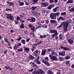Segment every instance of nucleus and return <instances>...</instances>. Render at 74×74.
<instances>
[{
	"instance_id": "obj_43",
	"label": "nucleus",
	"mask_w": 74,
	"mask_h": 74,
	"mask_svg": "<svg viewBox=\"0 0 74 74\" xmlns=\"http://www.w3.org/2000/svg\"><path fill=\"white\" fill-rule=\"evenodd\" d=\"M10 66H5V69H6L7 70H9V69H10Z\"/></svg>"
},
{
	"instance_id": "obj_7",
	"label": "nucleus",
	"mask_w": 74,
	"mask_h": 74,
	"mask_svg": "<svg viewBox=\"0 0 74 74\" xmlns=\"http://www.w3.org/2000/svg\"><path fill=\"white\" fill-rule=\"evenodd\" d=\"M68 42L69 44H71V45H72L73 44V42H74V41H73V40L72 39H69L68 40Z\"/></svg>"
},
{
	"instance_id": "obj_34",
	"label": "nucleus",
	"mask_w": 74,
	"mask_h": 74,
	"mask_svg": "<svg viewBox=\"0 0 74 74\" xmlns=\"http://www.w3.org/2000/svg\"><path fill=\"white\" fill-rule=\"evenodd\" d=\"M61 15L62 16V15H66V13L65 12H63L61 13Z\"/></svg>"
},
{
	"instance_id": "obj_4",
	"label": "nucleus",
	"mask_w": 74,
	"mask_h": 74,
	"mask_svg": "<svg viewBox=\"0 0 74 74\" xmlns=\"http://www.w3.org/2000/svg\"><path fill=\"white\" fill-rule=\"evenodd\" d=\"M50 16L51 19H55L56 18V17L55 16V13H52L50 15Z\"/></svg>"
},
{
	"instance_id": "obj_36",
	"label": "nucleus",
	"mask_w": 74,
	"mask_h": 74,
	"mask_svg": "<svg viewBox=\"0 0 74 74\" xmlns=\"http://www.w3.org/2000/svg\"><path fill=\"white\" fill-rule=\"evenodd\" d=\"M23 48H21L20 49H17V51L18 52H22V51H23Z\"/></svg>"
},
{
	"instance_id": "obj_10",
	"label": "nucleus",
	"mask_w": 74,
	"mask_h": 74,
	"mask_svg": "<svg viewBox=\"0 0 74 74\" xmlns=\"http://www.w3.org/2000/svg\"><path fill=\"white\" fill-rule=\"evenodd\" d=\"M51 60H52L53 61H54V60L55 61H57V60H58V59L57 57H56V56H54L53 57Z\"/></svg>"
},
{
	"instance_id": "obj_14",
	"label": "nucleus",
	"mask_w": 74,
	"mask_h": 74,
	"mask_svg": "<svg viewBox=\"0 0 74 74\" xmlns=\"http://www.w3.org/2000/svg\"><path fill=\"white\" fill-rule=\"evenodd\" d=\"M61 19L62 21H64V18L62 16H60L57 18L58 21H59Z\"/></svg>"
},
{
	"instance_id": "obj_8",
	"label": "nucleus",
	"mask_w": 74,
	"mask_h": 74,
	"mask_svg": "<svg viewBox=\"0 0 74 74\" xmlns=\"http://www.w3.org/2000/svg\"><path fill=\"white\" fill-rule=\"evenodd\" d=\"M59 55L60 56L61 55V56H64V55H65V51H63L62 52H59Z\"/></svg>"
},
{
	"instance_id": "obj_40",
	"label": "nucleus",
	"mask_w": 74,
	"mask_h": 74,
	"mask_svg": "<svg viewBox=\"0 0 74 74\" xmlns=\"http://www.w3.org/2000/svg\"><path fill=\"white\" fill-rule=\"evenodd\" d=\"M34 45L33 46L32 48V52H33V51H34V50L35 49H36V47H34Z\"/></svg>"
},
{
	"instance_id": "obj_55",
	"label": "nucleus",
	"mask_w": 74,
	"mask_h": 74,
	"mask_svg": "<svg viewBox=\"0 0 74 74\" xmlns=\"http://www.w3.org/2000/svg\"><path fill=\"white\" fill-rule=\"evenodd\" d=\"M20 19H21V18H20L19 17L17 16L16 18L17 20H18V21H19V20H20Z\"/></svg>"
},
{
	"instance_id": "obj_1",
	"label": "nucleus",
	"mask_w": 74,
	"mask_h": 74,
	"mask_svg": "<svg viewBox=\"0 0 74 74\" xmlns=\"http://www.w3.org/2000/svg\"><path fill=\"white\" fill-rule=\"evenodd\" d=\"M71 21L70 20H69L67 21V23H65L63 24V27L64 28V31L66 32V31H67V26H68L69 24L71 23Z\"/></svg>"
},
{
	"instance_id": "obj_25",
	"label": "nucleus",
	"mask_w": 74,
	"mask_h": 74,
	"mask_svg": "<svg viewBox=\"0 0 74 74\" xmlns=\"http://www.w3.org/2000/svg\"><path fill=\"white\" fill-rule=\"evenodd\" d=\"M74 2L72 0H69L66 2V3L67 4H69V3H73Z\"/></svg>"
},
{
	"instance_id": "obj_44",
	"label": "nucleus",
	"mask_w": 74,
	"mask_h": 74,
	"mask_svg": "<svg viewBox=\"0 0 74 74\" xmlns=\"http://www.w3.org/2000/svg\"><path fill=\"white\" fill-rule=\"evenodd\" d=\"M4 41H5V42H8V39L7 38H4Z\"/></svg>"
},
{
	"instance_id": "obj_20",
	"label": "nucleus",
	"mask_w": 74,
	"mask_h": 74,
	"mask_svg": "<svg viewBox=\"0 0 74 74\" xmlns=\"http://www.w3.org/2000/svg\"><path fill=\"white\" fill-rule=\"evenodd\" d=\"M38 53V51L36 50L34 52V55H35V56L37 57L38 56V55L37 54V53Z\"/></svg>"
},
{
	"instance_id": "obj_19",
	"label": "nucleus",
	"mask_w": 74,
	"mask_h": 74,
	"mask_svg": "<svg viewBox=\"0 0 74 74\" xmlns=\"http://www.w3.org/2000/svg\"><path fill=\"white\" fill-rule=\"evenodd\" d=\"M45 64L47 66H48V67H49V66H51V64L49 63V62H47V61L46 62H44Z\"/></svg>"
},
{
	"instance_id": "obj_50",
	"label": "nucleus",
	"mask_w": 74,
	"mask_h": 74,
	"mask_svg": "<svg viewBox=\"0 0 74 74\" xmlns=\"http://www.w3.org/2000/svg\"><path fill=\"white\" fill-rule=\"evenodd\" d=\"M20 21L22 23H25V21L24 20H20Z\"/></svg>"
},
{
	"instance_id": "obj_58",
	"label": "nucleus",
	"mask_w": 74,
	"mask_h": 74,
	"mask_svg": "<svg viewBox=\"0 0 74 74\" xmlns=\"http://www.w3.org/2000/svg\"><path fill=\"white\" fill-rule=\"evenodd\" d=\"M29 40H30V38H27L26 40V42H29Z\"/></svg>"
},
{
	"instance_id": "obj_53",
	"label": "nucleus",
	"mask_w": 74,
	"mask_h": 74,
	"mask_svg": "<svg viewBox=\"0 0 74 74\" xmlns=\"http://www.w3.org/2000/svg\"><path fill=\"white\" fill-rule=\"evenodd\" d=\"M21 44L20 43H18L17 44V46L18 47H19V46H21Z\"/></svg>"
},
{
	"instance_id": "obj_13",
	"label": "nucleus",
	"mask_w": 74,
	"mask_h": 74,
	"mask_svg": "<svg viewBox=\"0 0 74 74\" xmlns=\"http://www.w3.org/2000/svg\"><path fill=\"white\" fill-rule=\"evenodd\" d=\"M46 52H47V51L45 49L42 50V53L41 54V55H45Z\"/></svg>"
},
{
	"instance_id": "obj_46",
	"label": "nucleus",
	"mask_w": 74,
	"mask_h": 74,
	"mask_svg": "<svg viewBox=\"0 0 74 74\" xmlns=\"http://www.w3.org/2000/svg\"><path fill=\"white\" fill-rule=\"evenodd\" d=\"M40 39H36L35 40L36 42H37L38 43V42H39V41H40Z\"/></svg>"
},
{
	"instance_id": "obj_30",
	"label": "nucleus",
	"mask_w": 74,
	"mask_h": 74,
	"mask_svg": "<svg viewBox=\"0 0 74 74\" xmlns=\"http://www.w3.org/2000/svg\"><path fill=\"white\" fill-rule=\"evenodd\" d=\"M18 48V47L17 46V45H15L14 46V49L15 50V51H16V49Z\"/></svg>"
},
{
	"instance_id": "obj_61",
	"label": "nucleus",
	"mask_w": 74,
	"mask_h": 74,
	"mask_svg": "<svg viewBox=\"0 0 74 74\" xmlns=\"http://www.w3.org/2000/svg\"><path fill=\"white\" fill-rule=\"evenodd\" d=\"M56 22H57L55 20H53V23H56Z\"/></svg>"
},
{
	"instance_id": "obj_33",
	"label": "nucleus",
	"mask_w": 74,
	"mask_h": 74,
	"mask_svg": "<svg viewBox=\"0 0 74 74\" xmlns=\"http://www.w3.org/2000/svg\"><path fill=\"white\" fill-rule=\"evenodd\" d=\"M36 8H37V7H36L33 6L31 8L32 10H35V9H36Z\"/></svg>"
},
{
	"instance_id": "obj_6",
	"label": "nucleus",
	"mask_w": 74,
	"mask_h": 74,
	"mask_svg": "<svg viewBox=\"0 0 74 74\" xmlns=\"http://www.w3.org/2000/svg\"><path fill=\"white\" fill-rule=\"evenodd\" d=\"M23 48L24 49V51H25L26 52H27V53L28 52H29V51H30V49H29V48L26 47L25 46H24L23 47Z\"/></svg>"
},
{
	"instance_id": "obj_3",
	"label": "nucleus",
	"mask_w": 74,
	"mask_h": 74,
	"mask_svg": "<svg viewBox=\"0 0 74 74\" xmlns=\"http://www.w3.org/2000/svg\"><path fill=\"white\" fill-rule=\"evenodd\" d=\"M6 15L7 16V19H10V20H11L12 21H13L14 20V17L13 16L11 15V14H6Z\"/></svg>"
},
{
	"instance_id": "obj_18",
	"label": "nucleus",
	"mask_w": 74,
	"mask_h": 74,
	"mask_svg": "<svg viewBox=\"0 0 74 74\" xmlns=\"http://www.w3.org/2000/svg\"><path fill=\"white\" fill-rule=\"evenodd\" d=\"M61 48H62V49H64V50H66L67 51H69V49L67 47L61 46Z\"/></svg>"
},
{
	"instance_id": "obj_11",
	"label": "nucleus",
	"mask_w": 74,
	"mask_h": 74,
	"mask_svg": "<svg viewBox=\"0 0 74 74\" xmlns=\"http://www.w3.org/2000/svg\"><path fill=\"white\" fill-rule=\"evenodd\" d=\"M49 60V59H48V57H46L45 58V60H43L42 62L44 63L45 62H48Z\"/></svg>"
},
{
	"instance_id": "obj_45",
	"label": "nucleus",
	"mask_w": 74,
	"mask_h": 74,
	"mask_svg": "<svg viewBox=\"0 0 74 74\" xmlns=\"http://www.w3.org/2000/svg\"><path fill=\"white\" fill-rule=\"evenodd\" d=\"M53 55L50 54L49 56V57L51 59H52V58H53Z\"/></svg>"
},
{
	"instance_id": "obj_22",
	"label": "nucleus",
	"mask_w": 74,
	"mask_h": 74,
	"mask_svg": "<svg viewBox=\"0 0 74 74\" xmlns=\"http://www.w3.org/2000/svg\"><path fill=\"white\" fill-rule=\"evenodd\" d=\"M6 11H7V13L8 14L9 12V11H12V10L9 8H6Z\"/></svg>"
},
{
	"instance_id": "obj_29",
	"label": "nucleus",
	"mask_w": 74,
	"mask_h": 74,
	"mask_svg": "<svg viewBox=\"0 0 74 74\" xmlns=\"http://www.w3.org/2000/svg\"><path fill=\"white\" fill-rule=\"evenodd\" d=\"M69 12H74V7L71 8V9H70L69 10Z\"/></svg>"
},
{
	"instance_id": "obj_2",
	"label": "nucleus",
	"mask_w": 74,
	"mask_h": 74,
	"mask_svg": "<svg viewBox=\"0 0 74 74\" xmlns=\"http://www.w3.org/2000/svg\"><path fill=\"white\" fill-rule=\"evenodd\" d=\"M33 74H45V72L42 71V69H40L37 72L36 71H34L33 73Z\"/></svg>"
},
{
	"instance_id": "obj_63",
	"label": "nucleus",
	"mask_w": 74,
	"mask_h": 74,
	"mask_svg": "<svg viewBox=\"0 0 74 74\" xmlns=\"http://www.w3.org/2000/svg\"><path fill=\"white\" fill-rule=\"evenodd\" d=\"M58 36H56L55 37V38L56 39V40H58Z\"/></svg>"
},
{
	"instance_id": "obj_39",
	"label": "nucleus",
	"mask_w": 74,
	"mask_h": 74,
	"mask_svg": "<svg viewBox=\"0 0 74 74\" xmlns=\"http://www.w3.org/2000/svg\"><path fill=\"white\" fill-rule=\"evenodd\" d=\"M21 42L23 44H25V40L23 39L21 40Z\"/></svg>"
},
{
	"instance_id": "obj_42",
	"label": "nucleus",
	"mask_w": 74,
	"mask_h": 74,
	"mask_svg": "<svg viewBox=\"0 0 74 74\" xmlns=\"http://www.w3.org/2000/svg\"><path fill=\"white\" fill-rule=\"evenodd\" d=\"M42 41L41 40H40L39 41L38 43V45H40V44H42Z\"/></svg>"
},
{
	"instance_id": "obj_56",
	"label": "nucleus",
	"mask_w": 74,
	"mask_h": 74,
	"mask_svg": "<svg viewBox=\"0 0 74 74\" xmlns=\"http://www.w3.org/2000/svg\"><path fill=\"white\" fill-rule=\"evenodd\" d=\"M32 26L33 25H32V24H29L28 25V26L30 28V27H32Z\"/></svg>"
},
{
	"instance_id": "obj_5",
	"label": "nucleus",
	"mask_w": 74,
	"mask_h": 74,
	"mask_svg": "<svg viewBox=\"0 0 74 74\" xmlns=\"http://www.w3.org/2000/svg\"><path fill=\"white\" fill-rule=\"evenodd\" d=\"M48 3L47 2H46L45 3H41V5L42 7H47V5H48Z\"/></svg>"
},
{
	"instance_id": "obj_31",
	"label": "nucleus",
	"mask_w": 74,
	"mask_h": 74,
	"mask_svg": "<svg viewBox=\"0 0 74 74\" xmlns=\"http://www.w3.org/2000/svg\"><path fill=\"white\" fill-rule=\"evenodd\" d=\"M31 30L32 31L34 32V30H35V27H34V26H33L31 28Z\"/></svg>"
},
{
	"instance_id": "obj_17",
	"label": "nucleus",
	"mask_w": 74,
	"mask_h": 74,
	"mask_svg": "<svg viewBox=\"0 0 74 74\" xmlns=\"http://www.w3.org/2000/svg\"><path fill=\"white\" fill-rule=\"evenodd\" d=\"M58 33L57 32L55 33V34L51 35L52 37V38H54L56 36L58 35Z\"/></svg>"
},
{
	"instance_id": "obj_57",
	"label": "nucleus",
	"mask_w": 74,
	"mask_h": 74,
	"mask_svg": "<svg viewBox=\"0 0 74 74\" xmlns=\"http://www.w3.org/2000/svg\"><path fill=\"white\" fill-rule=\"evenodd\" d=\"M47 50L48 51H52V48H51L49 49H47Z\"/></svg>"
},
{
	"instance_id": "obj_16",
	"label": "nucleus",
	"mask_w": 74,
	"mask_h": 74,
	"mask_svg": "<svg viewBox=\"0 0 74 74\" xmlns=\"http://www.w3.org/2000/svg\"><path fill=\"white\" fill-rule=\"evenodd\" d=\"M58 8H59L58 6H57L55 8H54L53 10V12H56V11H57V9H58Z\"/></svg>"
},
{
	"instance_id": "obj_28",
	"label": "nucleus",
	"mask_w": 74,
	"mask_h": 74,
	"mask_svg": "<svg viewBox=\"0 0 74 74\" xmlns=\"http://www.w3.org/2000/svg\"><path fill=\"white\" fill-rule=\"evenodd\" d=\"M20 28H22V29H23L25 27V25H24V23H22L21 26L20 27Z\"/></svg>"
},
{
	"instance_id": "obj_49",
	"label": "nucleus",
	"mask_w": 74,
	"mask_h": 74,
	"mask_svg": "<svg viewBox=\"0 0 74 74\" xmlns=\"http://www.w3.org/2000/svg\"><path fill=\"white\" fill-rule=\"evenodd\" d=\"M20 16L21 18H23L24 16V14H22L20 15Z\"/></svg>"
},
{
	"instance_id": "obj_59",
	"label": "nucleus",
	"mask_w": 74,
	"mask_h": 74,
	"mask_svg": "<svg viewBox=\"0 0 74 74\" xmlns=\"http://www.w3.org/2000/svg\"><path fill=\"white\" fill-rule=\"evenodd\" d=\"M14 3L13 2H10V6H11L12 5H14Z\"/></svg>"
},
{
	"instance_id": "obj_60",
	"label": "nucleus",
	"mask_w": 74,
	"mask_h": 74,
	"mask_svg": "<svg viewBox=\"0 0 74 74\" xmlns=\"http://www.w3.org/2000/svg\"><path fill=\"white\" fill-rule=\"evenodd\" d=\"M48 9H49V10H51V8H52L51 7L50 5L48 7Z\"/></svg>"
},
{
	"instance_id": "obj_27",
	"label": "nucleus",
	"mask_w": 74,
	"mask_h": 74,
	"mask_svg": "<svg viewBox=\"0 0 74 74\" xmlns=\"http://www.w3.org/2000/svg\"><path fill=\"white\" fill-rule=\"evenodd\" d=\"M33 4H36L38 2V0H32Z\"/></svg>"
},
{
	"instance_id": "obj_15",
	"label": "nucleus",
	"mask_w": 74,
	"mask_h": 74,
	"mask_svg": "<svg viewBox=\"0 0 74 74\" xmlns=\"http://www.w3.org/2000/svg\"><path fill=\"white\" fill-rule=\"evenodd\" d=\"M31 19V21H30V22H33L36 21V18H35L32 17Z\"/></svg>"
},
{
	"instance_id": "obj_62",
	"label": "nucleus",
	"mask_w": 74,
	"mask_h": 74,
	"mask_svg": "<svg viewBox=\"0 0 74 74\" xmlns=\"http://www.w3.org/2000/svg\"><path fill=\"white\" fill-rule=\"evenodd\" d=\"M29 71H30V72H32L33 71V69H30L29 70Z\"/></svg>"
},
{
	"instance_id": "obj_37",
	"label": "nucleus",
	"mask_w": 74,
	"mask_h": 74,
	"mask_svg": "<svg viewBox=\"0 0 74 74\" xmlns=\"http://www.w3.org/2000/svg\"><path fill=\"white\" fill-rule=\"evenodd\" d=\"M65 58L66 59H69L70 58V56H67L65 57Z\"/></svg>"
},
{
	"instance_id": "obj_24",
	"label": "nucleus",
	"mask_w": 74,
	"mask_h": 74,
	"mask_svg": "<svg viewBox=\"0 0 74 74\" xmlns=\"http://www.w3.org/2000/svg\"><path fill=\"white\" fill-rule=\"evenodd\" d=\"M51 54L52 55H57V53H56L55 52V51H54V50L52 51Z\"/></svg>"
},
{
	"instance_id": "obj_52",
	"label": "nucleus",
	"mask_w": 74,
	"mask_h": 74,
	"mask_svg": "<svg viewBox=\"0 0 74 74\" xmlns=\"http://www.w3.org/2000/svg\"><path fill=\"white\" fill-rule=\"evenodd\" d=\"M50 6L52 8H53V7H54V4H51L50 5Z\"/></svg>"
},
{
	"instance_id": "obj_9",
	"label": "nucleus",
	"mask_w": 74,
	"mask_h": 74,
	"mask_svg": "<svg viewBox=\"0 0 74 74\" xmlns=\"http://www.w3.org/2000/svg\"><path fill=\"white\" fill-rule=\"evenodd\" d=\"M32 14L34 15L37 16V11L36 10H32Z\"/></svg>"
},
{
	"instance_id": "obj_48",
	"label": "nucleus",
	"mask_w": 74,
	"mask_h": 74,
	"mask_svg": "<svg viewBox=\"0 0 74 74\" xmlns=\"http://www.w3.org/2000/svg\"><path fill=\"white\" fill-rule=\"evenodd\" d=\"M21 40H22V38H21V37H19V38L16 39V40H17L18 41H20Z\"/></svg>"
},
{
	"instance_id": "obj_23",
	"label": "nucleus",
	"mask_w": 74,
	"mask_h": 74,
	"mask_svg": "<svg viewBox=\"0 0 74 74\" xmlns=\"http://www.w3.org/2000/svg\"><path fill=\"white\" fill-rule=\"evenodd\" d=\"M34 62H36V64H41V62L37 60H35Z\"/></svg>"
},
{
	"instance_id": "obj_35",
	"label": "nucleus",
	"mask_w": 74,
	"mask_h": 74,
	"mask_svg": "<svg viewBox=\"0 0 74 74\" xmlns=\"http://www.w3.org/2000/svg\"><path fill=\"white\" fill-rule=\"evenodd\" d=\"M60 14V13L59 12L54 13V14H55V16H58V15H59Z\"/></svg>"
},
{
	"instance_id": "obj_21",
	"label": "nucleus",
	"mask_w": 74,
	"mask_h": 74,
	"mask_svg": "<svg viewBox=\"0 0 74 74\" xmlns=\"http://www.w3.org/2000/svg\"><path fill=\"white\" fill-rule=\"evenodd\" d=\"M57 33V31L56 30H52L51 31H50L49 33Z\"/></svg>"
},
{
	"instance_id": "obj_64",
	"label": "nucleus",
	"mask_w": 74,
	"mask_h": 74,
	"mask_svg": "<svg viewBox=\"0 0 74 74\" xmlns=\"http://www.w3.org/2000/svg\"><path fill=\"white\" fill-rule=\"evenodd\" d=\"M7 50H5V51H4V53L5 54H6V53H7Z\"/></svg>"
},
{
	"instance_id": "obj_32",
	"label": "nucleus",
	"mask_w": 74,
	"mask_h": 74,
	"mask_svg": "<svg viewBox=\"0 0 74 74\" xmlns=\"http://www.w3.org/2000/svg\"><path fill=\"white\" fill-rule=\"evenodd\" d=\"M29 59H34V58L33 57V56H32V55H30L29 56Z\"/></svg>"
},
{
	"instance_id": "obj_12",
	"label": "nucleus",
	"mask_w": 74,
	"mask_h": 74,
	"mask_svg": "<svg viewBox=\"0 0 74 74\" xmlns=\"http://www.w3.org/2000/svg\"><path fill=\"white\" fill-rule=\"evenodd\" d=\"M29 64L30 65H31L32 67H36L37 66V65L36 64H34V63H33L32 62H30L29 63Z\"/></svg>"
},
{
	"instance_id": "obj_47",
	"label": "nucleus",
	"mask_w": 74,
	"mask_h": 74,
	"mask_svg": "<svg viewBox=\"0 0 74 74\" xmlns=\"http://www.w3.org/2000/svg\"><path fill=\"white\" fill-rule=\"evenodd\" d=\"M59 60L60 61H63V58L62 57H60L59 58Z\"/></svg>"
},
{
	"instance_id": "obj_38",
	"label": "nucleus",
	"mask_w": 74,
	"mask_h": 74,
	"mask_svg": "<svg viewBox=\"0 0 74 74\" xmlns=\"http://www.w3.org/2000/svg\"><path fill=\"white\" fill-rule=\"evenodd\" d=\"M19 3V5L20 6L23 5H24V3H23V2H20Z\"/></svg>"
},
{
	"instance_id": "obj_51",
	"label": "nucleus",
	"mask_w": 74,
	"mask_h": 74,
	"mask_svg": "<svg viewBox=\"0 0 74 74\" xmlns=\"http://www.w3.org/2000/svg\"><path fill=\"white\" fill-rule=\"evenodd\" d=\"M59 37H60V39H62V38H63L62 36V35L60 34L59 35Z\"/></svg>"
},
{
	"instance_id": "obj_41",
	"label": "nucleus",
	"mask_w": 74,
	"mask_h": 74,
	"mask_svg": "<svg viewBox=\"0 0 74 74\" xmlns=\"http://www.w3.org/2000/svg\"><path fill=\"white\" fill-rule=\"evenodd\" d=\"M55 0H49V2L51 3H53Z\"/></svg>"
},
{
	"instance_id": "obj_54",
	"label": "nucleus",
	"mask_w": 74,
	"mask_h": 74,
	"mask_svg": "<svg viewBox=\"0 0 74 74\" xmlns=\"http://www.w3.org/2000/svg\"><path fill=\"white\" fill-rule=\"evenodd\" d=\"M62 24H61L58 27H57L58 28H61V27H62Z\"/></svg>"
},
{
	"instance_id": "obj_26",
	"label": "nucleus",
	"mask_w": 74,
	"mask_h": 74,
	"mask_svg": "<svg viewBox=\"0 0 74 74\" xmlns=\"http://www.w3.org/2000/svg\"><path fill=\"white\" fill-rule=\"evenodd\" d=\"M47 73L49 74H53V73L51 70H49L47 72Z\"/></svg>"
}]
</instances>
